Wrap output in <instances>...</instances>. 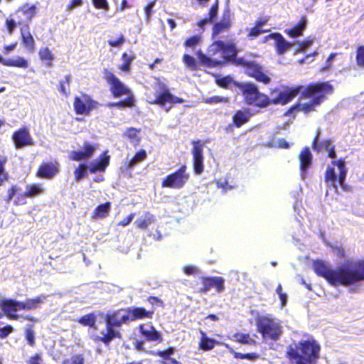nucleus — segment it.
<instances>
[{
  "label": "nucleus",
  "instance_id": "obj_7",
  "mask_svg": "<svg viewBox=\"0 0 364 364\" xmlns=\"http://www.w3.org/2000/svg\"><path fill=\"white\" fill-rule=\"evenodd\" d=\"M236 66L242 68L248 77L254 78L257 82L264 85H267L272 82L271 77L267 75L263 66L255 60H248L241 57L237 60Z\"/></svg>",
  "mask_w": 364,
  "mask_h": 364
},
{
  "label": "nucleus",
  "instance_id": "obj_35",
  "mask_svg": "<svg viewBox=\"0 0 364 364\" xmlns=\"http://www.w3.org/2000/svg\"><path fill=\"white\" fill-rule=\"evenodd\" d=\"M43 193L41 185L39 183H33L26 187V191L23 194L18 197V200L24 199V198H33Z\"/></svg>",
  "mask_w": 364,
  "mask_h": 364
},
{
  "label": "nucleus",
  "instance_id": "obj_21",
  "mask_svg": "<svg viewBox=\"0 0 364 364\" xmlns=\"http://www.w3.org/2000/svg\"><path fill=\"white\" fill-rule=\"evenodd\" d=\"M21 301L14 299H4L1 301V308L8 318L11 320H17L18 315L16 312L21 309Z\"/></svg>",
  "mask_w": 364,
  "mask_h": 364
},
{
  "label": "nucleus",
  "instance_id": "obj_30",
  "mask_svg": "<svg viewBox=\"0 0 364 364\" xmlns=\"http://www.w3.org/2000/svg\"><path fill=\"white\" fill-rule=\"evenodd\" d=\"M0 63L6 67H15L26 69L28 67V61L23 57L17 56L15 59H4L0 55Z\"/></svg>",
  "mask_w": 364,
  "mask_h": 364
},
{
  "label": "nucleus",
  "instance_id": "obj_39",
  "mask_svg": "<svg viewBox=\"0 0 364 364\" xmlns=\"http://www.w3.org/2000/svg\"><path fill=\"white\" fill-rule=\"evenodd\" d=\"M39 58L42 61L46 62L48 67H52L53 65V60L54 59V55L48 47L41 48L38 52Z\"/></svg>",
  "mask_w": 364,
  "mask_h": 364
},
{
  "label": "nucleus",
  "instance_id": "obj_36",
  "mask_svg": "<svg viewBox=\"0 0 364 364\" xmlns=\"http://www.w3.org/2000/svg\"><path fill=\"white\" fill-rule=\"evenodd\" d=\"M219 342L213 338H210L206 336L203 331H201V337L198 344V347L200 350L204 351H208L214 348L216 344Z\"/></svg>",
  "mask_w": 364,
  "mask_h": 364
},
{
  "label": "nucleus",
  "instance_id": "obj_47",
  "mask_svg": "<svg viewBox=\"0 0 364 364\" xmlns=\"http://www.w3.org/2000/svg\"><path fill=\"white\" fill-rule=\"evenodd\" d=\"M202 41L201 34H196L186 38L183 43V46L186 48H194Z\"/></svg>",
  "mask_w": 364,
  "mask_h": 364
},
{
  "label": "nucleus",
  "instance_id": "obj_51",
  "mask_svg": "<svg viewBox=\"0 0 364 364\" xmlns=\"http://www.w3.org/2000/svg\"><path fill=\"white\" fill-rule=\"evenodd\" d=\"M233 356L236 359H247L252 361H254L259 358V355L256 353H242L239 352H234Z\"/></svg>",
  "mask_w": 364,
  "mask_h": 364
},
{
  "label": "nucleus",
  "instance_id": "obj_12",
  "mask_svg": "<svg viewBox=\"0 0 364 364\" xmlns=\"http://www.w3.org/2000/svg\"><path fill=\"white\" fill-rule=\"evenodd\" d=\"M303 88L304 86L302 85H296L292 87H284V90L280 91L276 97L273 99L269 97L268 106L271 105H287L301 93Z\"/></svg>",
  "mask_w": 364,
  "mask_h": 364
},
{
  "label": "nucleus",
  "instance_id": "obj_1",
  "mask_svg": "<svg viewBox=\"0 0 364 364\" xmlns=\"http://www.w3.org/2000/svg\"><path fill=\"white\" fill-rule=\"evenodd\" d=\"M314 272L333 287H348L364 281V259L348 261L333 269L321 259L313 261Z\"/></svg>",
  "mask_w": 364,
  "mask_h": 364
},
{
  "label": "nucleus",
  "instance_id": "obj_37",
  "mask_svg": "<svg viewBox=\"0 0 364 364\" xmlns=\"http://www.w3.org/2000/svg\"><path fill=\"white\" fill-rule=\"evenodd\" d=\"M36 10L37 7L36 5H30L28 3H25L16 11V14L21 12L23 14L26 16L28 21H31L36 15Z\"/></svg>",
  "mask_w": 364,
  "mask_h": 364
},
{
  "label": "nucleus",
  "instance_id": "obj_46",
  "mask_svg": "<svg viewBox=\"0 0 364 364\" xmlns=\"http://www.w3.org/2000/svg\"><path fill=\"white\" fill-rule=\"evenodd\" d=\"M87 166L85 164H80L74 171L75 181L79 182L87 175Z\"/></svg>",
  "mask_w": 364,
  "mask_h": 364
},
{
  "label": "nucleus",
  "instance_id": "obj_32",
  "mask_svg": "<svg viewBox=\"0 0 364 364\" xmlns=\"http://www.w3.org/2000/svg\"><path fill=\"white\" fill-rule=\"evenodd\" d=\"M109 163V156H100L98 161L92 163L89 167V171L95 173L97 171H104Z\"/></svg>",
  "mask_w": 364,
  "mask_h": 364
},
{
  "label": "nucleus",
  "instance_id": "obj_24",
  "mask_svg": "<svg viewBox=\"0 0 364 364\" xmlns=\"http://www.w3.org/2000/svg\"><path fill=\"white\" fill-rule=\"evenodd\" d=\"M300 174L302 178L307 175V170L311 166L313 156L308 146H305L299 154Z\"/></svg>",
  "mask_w": 364,
  "mask_h": 364
},
{
  "label": "nucleus",
  "instance_id": "obj_41",
  "mask_svg": "<svg viewBox=\"0 0 364 364\" xmlns=\"http://www.w3.org/2000/svg\"><path fill=\"white\" fill-rule=\"evenodd\" d=\"M96 320V315L92 312L81 316L77 321L83 326L95 328Z\"/></svg>",
  "mask_w": 364,
  "mask_h": 364
},
{
  "label": "nucleus",
  "instance_id": "obj_9",
  "mask_svg": "<svg viewBox=\"0 0 364 364\" xmlns=\"http://www.w3.org/2000/svg\"><path fill=\"white\" fill-rule=\"evenodd\" d=\"M222 46H223V41L218 40L209 46L207 50V55L198 52V55L200 63L208 68H215L222 65Z\"/></svg>",
  "mask_w": 364,
  "mask_h": 364
},
{
  "label": "nucleus",
  "instance_id": "obj_57",
  "mask_svg": "<svg viewBox=\"0 0 364 364\" xmlns=\"http://www.w3.org/2000/svg\"><path fill=\"white\" fill-rule=\"evenodd\" d=\"M235 81L232 80V79L230 76H225L221 78H219L216 80V82L218 86L223 88H228V86Z\"/></svg>",
  "mask_w": 364,
  "mask_h": 364
},
{
  "label": "nucleus",
  "instance_id": "obj_16",
  "mask_svg": "<svg viewBox=\"0 0 364 364\" xmlns=\"http://www.w3.org/2000/svg\"><path fill=\"white\" fill-rule=\"evenodd\" d=\"M231 26V13L230 9L228 8L223 11L220 20L213 24L211 33L212 38H218L221 33L228 31Z\"/></svg>",
  "mask_w": 364,
  "mask_h": 364
},
{
  "label": "nucleus",
  "instance_id": "obj_62",
  "mask_svg": "<svg viewBox=\"0 0 364 364\" xmlns=\"http://www.w3.org/2000/svg\"><path fill=\"white\" fill-rule=\"evenodd\" d=\"M125 41V38L123 34H120L119 38L116 40H109L108 44L111 47H120Z\"/></svg>",
  "mask_w": 364,
  "mask_h": 364
},
{
  "label": "nucleus",
  "instance_id": "obj_10",
  "mask_svg": "<svg viewBox=\"0 0 364 364\" xmlns=\"http://www.w3.org/2000/svg\"><path fill=\"white\" fill-rule=\"evenodd\" d=\"M186 164H182L173 173L167 175L161 181L162 188L181 189L183 188L190 179V173Z\"/></svg>",
  "mask_w": 364,
  "mask_h": 364
},
{
  "label": "nucleus",
  "instance_id": "obj_34",
  "mask_svg": "<svg viewBox=\"0 0 364 364\" xmlns=\"http://www.w3.org/2000/svg\"><path fill=\"white\" fill-rule=\"evenodd\" d=\"M319 135L320 132L318 131L312 141V149L317 152L328 151L333 146V141L331 139H326L318 144Z\"/></svg>",
  "mask_w": 364,
  "mask_h": 364
},
{
  "label": "nucleus",
  "instance_id": "obj_63",
  "mask_svg": "<svg viewBox=\"0 0 364 364\" xmlns=\"http://www.w3.org/2000/svg\"><path fill=\"white\" fill-rule=\"evenodd\" d=\"M155 3L156 0L151 1L144 7L145 17L147 21L151 18L152 9L155 5Z\"/></svg>",
  "mask_w": 364,
  "mask_h": 364
},
{
  "label": "nucleus",
  "instance_id": "obj_15",
  "mask_svg": "<svg viewBox=\"0 0 364 364\" xmlns=\"http://www.w3.org/2000/svg\"><path fill=\"white\" fill-rule=\"evenodd\" d=\"M192 149L193 171L196 175L203 172V144L200 140L193 141Z\"/></svg>",
  "mask_w": 364,
  "mask_h": 364
},
{
  "label": "nucleus",
  "instance_id": "obj_59",
  "mask_svg": "<svg viewBox=\"0 0 364 364\" xmlns=\"http://www.w3.org/2000/svg\"><path fill=\"white\" fill-rule=\"evenodd\" d=\"M276 292L278 294L281 299L282 307L284 306L287 302V295L282 291V287L280 284H279L277 287Z\"/></svg>",
  "mask_w": 364,
  "mask_h": 364
},
{
  "label": "nucleus",
  "instance_id": "obj_29",
  "mask_svg": "<svg viewBox=\"0 0 364 364\" xmlns=\"http://www.w3.org/2000/svg\"><path fill=\"white\" fill-rule=\"evenodd\" d=\"M112 203L109 201L98 205L92 213L94 220L102 219L107 217L111 211Z\"/></svg>",
  "mask_w": 364,
  "mask_h": 364
},
{
  "label": "nucleus",
  "instance_id": "obj_5",
  "mask_svg": "<svg viewBox=\"0 0 364 364\" xmlns=\"http://www.w3.org/2000/svg\"><path fill=\"white\" fill-rule=\"evenodd\" d=\"M124 312V309H118L111 314H107L105 317L106 333H102V336H97L95 338V342H102L105 345H109L114 338H120L119 331L114 330V327H120L124 323H128L127 317Z\"/></svg>",
  "mask_w": 364,
  "mask_h": 364
},
{
  "label": "nucleus",
  "instance_id": "obj_6",
  "mask_svg": "<svg viewBox=\"0 0 364 364\" xmlns=\"http://www.w3.org/2000/svg\"><path fill=\"white\" fill-rule=\"evenodd\" d=\"M234 85L240 91L246 105L260 109L268 107L269 96L261 92L254 82H234Z\"/></svg>",
  "mask_w": 364,
  "mask_h": 364
},
{
  "label": "nucleus",
  "instance_id": "obj_58",
  "mask_svg": "<svg viewBox=\"0 0 364 364\" xmlns=\"http://www.w3.org/2000/svg\"><path fill=\"white\" fill-rule=\"evenodd\" d=\"M346 175H347V170H343V171H339L338 176H337V180L339 182L340 186L345 191L348 190V188H347V186L345 184V180L346 178Z\"/></svg>",
  "mask_w": 364,
  "mask_h": 364
},
{
  "label": "nucleus",
  "instance_id": "obj_22",
  "mask_svg": "<svg viewBox=\"0 0 364 364\" xmlns=\"http://www.w3.org/2000/svg\"><path fill=\"white\" fill-rule=\"evenodd\" d=\"M222 47L221 60H223V65L227 62H231L236 66V61L239 58H237L238 50L236 44L233 42H228V43L223 42V46Z\"/></svg>",
  "mask_w": 364,
  "mask_h": 364
},
{
  "label": "nucleus",
  "instance_id": "obj_38",
  "mask_svg": "<svg viewBox=\"0 0 364 364\" xmlns=\"http://www.w3.org/2000/svg\"><path fill=\"white\" fill-rule=\"evenodd\" d=\"M147 154L144 149H140L134 156L126 163V166L128 168H132L137 164L142 162L146 159Z\"/></svg>",
  "mask_w": 364,
  "mask_h": 364
},
{
  "label": "nucleus",
  "instance_id": "obj_64",
  "mask_svg": "<svg viewBox=\"0 0 364 364\" xmlns=\"http://www.w3.org/2000/svg\"><path fill=\"white\" fill-rule=\"evenodd\" d=\"M85 358L82 354L73 355L70 361V364H84Z\"/></svg>",
  "mask_w": 364,
  "mask_h": 364
},
{
  "label": "nucleus",
  "instance_id": "obj_50",
  "mask_svg": "<svg viewBox=\"0 0 364 364\" xmlns=\"http://www.w3.org/2000/svg\"><path fill=\"white\" fill-rule=\"evenodd\" d=\"M230 101L228 97H223L219 95H214L208 97L205 100L206 104H218V103H228Z\"/></svg>",
  "mask_w": 364,
  "mask_h": 364
},
{
  "label": "nucleus",
  "instance_id": "obj_28",
  "mask_svg": "<svg viewBox=\"0 0 364 364\" xmlns=\"http://www.w3.org/2000/svg\"><path fill=\"white\" fill-rule=\"evenodd\" d=\"M307 19L306 16H301L299 22L290 28L284 31L285 33L291 38H296L303 35L304 31L306 28Z\"/></svg>",
  "mask_w": 364,
  "mask_h": 364
},
{
  "label": "nucleus",
  "instance_id": "obj_17",
  "mask_svg": "<svg viewBox=\"0 0 364 364\" xmlns=\"http://www.w3.org/2000/svg\"><path fill=\"white\" fill-rule=\"evenodd\" d=\"M60 171V164L57 160L49 162H43L40 164L36 176L43 179H52Z\"/></svg>",
  "mask_w": 364,
  "mask_h": 364
},
{
  "label": "nucleus",
  "instance_id": "obj_19",
  "mask_svg": "<svg viewBox=\"0 0 364 364\" xmlns=\"http://www.w3.org/2000/svg\"><path fill=\"white\" fill-rule=\"evenodd\" d=\"M12 140L16 149H21L33 144L32 138L26 127H22L15 131L12 134Z\"/></svg>",
  "mask_w": 364,
  "mask_h": 364
},
{
  "label": "nucleus",
  "instance_id": "obj_27",
  "mask_svg": "<svg viewBox=\"0 0 364 364\" xmlns=\"http://www.w3.org/2000/svg\"><path fill=\"white\" fill-rule=\"evenodd\" d=\"M251 116L252 113L250 109H238L232 115V124L235 127L240 128L250 121Z\"/></svg>",
  "mask_w": 364,
  "mask_h": 364
},
{
  "label": "nucleus",
  "instance_id": "obj_2",
  "mask_svg": "<svg viewBox=\"0 0 364 364\" xmlns=\"http://www.w3.org/2000/svg\"><path fill=\"white\" fill-rule=\"evenodd\" d=\"M333 92V87L328 82H317L308 84L301 92V97L311 100L304 104L299 103V111L307 115L315 111V108L323 103L327 96Z\"/></svg>",
  "mask_w": 364,
  "mask_h": 364
},
{
  "label": "nucleus",
  "instance_id": "obj_60",
  "mask_svg": "<svg viewBox=\"0 0 364 364\" xmlns=\"http://www.w3.org/2000/svg\"><path fill=\"white\" fill-rule=\"evenodd\" d=\"M174 351H175L174 348L169 347L167 349H166L165 350L158 351L156 353V355L160 356L161 358H162L164 359H169L170 356L172 354H173Z\"/></svg>",
  "mask_w": 364,
  "mask_h": 364
},
{
  "label": "nucleus",
  "instance_id": "obj_13",
  "mask_svg": "<svg viewBox=\"0 0 364 364\" xmlns=\"http://www.w3.org/2000/svg\"><path fill=\"white\" fill-rule=\"evenodd\" d=\"M159 87L161 92L156 95L155 100L151 102V104L158 105L162 107L167 102L171 104H180L184 102L183 99L173 95L165 84L160 82L159 84Z\"/></svg>",
  "mask_w": 364,
  "mask_h": 364
},
{
  "label": "nucleus",
  "instance_id": "obj_23",
  "mask_svg": "<svg viewBox=\"0 0 364 364\" xmlns=\"http://www.w3.org/2000/svg\"><path fill=\"white\" fill-rule=\"evenodd\" d=\"M96 148L90 142H85L83 145V150L71 151L69 154V159L73 161H79L90 159L95 151Z\"/></svg>",
  "mask_w": 364,
  "mask_h": 364
},
{
  "label": "nucleus",
  "instance_id": "obj_3",
  "mask_svg": "<svg viewBox=\"0 0 364 364\" xmlns=\"http://www.w3.org/2000/svg\"><path fill=\"white\" fill-rule=\"evenodd\" d=\"M103 79L109 85V91L114 98L125 95L126 98L118 102H110L109 107L132 108L135 106V97L132 90L124 84L113 73L105 68L103 70Z\"/></svg>",
  "mask_w": 364,
  "mask_h": 364
},
{
  "label": "nucleus",
  "instance_id": "obj_4",
  "mask_svg": "<svg viewBox=\"0 0 364 364\" xmlns=\"http://www.w3.org/2000/svg\"><path fill=\"white\" fill-rule=\"evenodd\" d=\"M321 346L314 339L301 341L287 348L286 357L290 360H302L316 363L320 357Z\"/></svg>",
  "mask_w": 364,
  "mask_h": 364
},
{
  "label": "nucleus",
  "instance_id": "obj_40",
  "mask_svg": "<svg viewBox=\"0 0 364 364\" xmlns=\"http://www.w3.org/2000/svg\"><path fill=\"white\" fill-rule=\"evenodd\" d=\"M135 55H129L127 53H123L122 55V60H123L122 64L119 66V70L122 72L129 73L131 70V65L132 61L135 59Z\"/></svg>",
  "mask_w": 364,
  "mask_h": 364
},
{
  "label": "nucleus",
  "instance_id": "obj_25",
  "mask_svg": "<svg viewBox=\"0 0 364 364\" xmlns=\"http://www.w3.org/2000/svg\"><path fill=\"white\" fill-rule=\"evenodd\" d=\"M139 333L149 342H161L163 340L162 336L156 328L151 325L141 324L139 326Z\"/></svg>",
  "mask_w": 364,
  "mask_h": 364
},
{
  "label": "nucleus",
  "instance_id": "obj_53",
  "mask_svg": "<svg viewBox=\"0 0 364 364\" xmlns=\"http://www.w3.org/2000/svg\"><path fill=\"white\" fill-rule=\"evenodd\" d=\"M355 59L357 65L364 68V45L358 47Z\"/></svg>",
  "mask_w": 364,
  "mask_h": 364
},
{
  "label": "nucleus",
  "instance_id": "obj_45",
  "mask_svg": "<svg viewBox=\"0 0 364 364\" xmlns=\"http://www.w3.org/2000/svg\"><path fill=\"white\" fill-rule=\"evenodd\" d=\"M233 337L236 342L241 344L255 345L256 343V341L250 337L249 333H235Z\"/></svg>",
  "mask_w": 364,
  "mask_h": 364
},
{
  "label": "nucleus",
  "instance_id": "obj_55",
  "mask_svg": "<svg viewBox=\"0 0 364 364\" xmlns=\"http://www.w3.org/2000/svg\"><path fill=\"white\" fill-rule=\"evenodd\" d=\"M25 336L28 344L31 346H33L35 345V334L33 330V326H30L26 328Z\"/></svg>",
  "mask_w": 364,
  "mask_h": 364
},
{
  "label": "nucleus",
  "instance_id": "obj_56",
  "mask_svg": "<svg viewBox=\"0 0 364 364\" xmlns=\"http://www.w3.org/2000/svg\"><path fill=\"white\" fill-rule=\"evenodd\" d=\"M183 61L188 67L191 68L193 70L197 68L196 60L193 56L188 54H185L183 56Z\"/></svg>",
  "mask_w": 364,
  "mask_h": 364
},
{
  "label": "nucleus",
  "instance_id": "obj_26",
  "mask_svg": "<svg viewBox=\"0 0 364 364\" xmlns=\"http://www.w3.org/2000/svg\"><path fill=\"white\" fill-rule=\"evenodd\" d=\"M20 33L22 44L28 52L33 53L36 50V43L35 40L31 33L28 23L22 25L20 28Z\"/></svg>",
  "mask_w": 364,
  "mask_h": 364
},
{
  "label": "nucleus",
  "instance_id": "obj_33",
  "mask_svg": "<svg viewBox=\"0 0 364 364\" xmlns=\"http://www.w3.org/2000/svg\"><path fill=\"white\" fill-rule=\"evenodd\" d=\"M154 221V215L149 212H146L143 217L139 218L134 221V225L139 229L146 230Z\"/></svg>",
  "mask_w": 364,
  "mask_h": 364
},
{
  "label": "nucleus",
  "instance_id": "obj_18",
  "mask_svg": "<svg viewBox=\"0 0 364 364\" xmlns=\"http://www.w3.org/2000/svg\"><path fill=\"white\" fill-rule=\"evenodd\" d=\"M128 323L144 318H152L154 310H146L144 307L132 306L124 309Z\"/></svg>",
  "mask_w": 364,
  "mask_h": 364
},
{
  "label": "nucleus",
  "instance_id": "obj_14",
  "mask_svg": "<svg viewBox=\"0 0 364 364\" xmlns=\"http://www.w3.org/2000/svg\"><path fill=\"white\" fill-rule=\"evenodd\" d=\"M200 281L202 287L198 292L205 294L214 288L218 293H221L225 290V279L222 277H200Z\"/></svg>",
  "mask_w": 364,
  "mask_h": 364
},
{
  "label": "nucleus",
  "instance_id": "obj_20",
  "mask_svg": "<svg viewBox=\"0 0 364 364\" xmlns=\"http://www.w3.org/2000/svg\"><path fill=\"white\" fill-rule=\"evenodd\" d=\"M268 39L275 40L274 46L278 55L284 54L294 46L293 43L288 42L279 33H273L266 36L264 41L265 42Z\"/></svg>",
  "mask_w": 364,
  "mask_h": 364
},
{
  "label": "nucleus",
  "instance_id": "obj_42",
  "mask_svg": "<svg viewBox=\"0 0 364 364\" xmlns=\"http://www.w3.org/2000/svg\"><path fill=\"white\" fill-rule=\"evenodd\" d=\"M71 75L70 74L65 76L64 80H60L58 84V91L63 96H68L70 92Z\"/></svg>",
  "mask_w": 364,
  "mask_h": 364
},
{
  "label": "nucleus",
  "instance_id": "obj_11",
  "mask_svg": "<svg viewBox=\"0 0 364 364\" xmlns=\"http://www.w3.org/2000/svg\"><path fill=\"white\" fill-rule=\"evenodd\" d=\"M99 106L100 103L86 93H82L80 96H76L73 100V109L77 115L89 116Z\"/></svg>",
  "mask_w": 364,
  "mask_h": 364
},
{
  "label": "nucleus",
  "instance_id": "obj_49",
  "mask_svg": "<svg viewBox=\"0 0 364 364\" xmlns=\"http://www.w3.org/2000/svg\"><path fill=\"white\" fill-rule=\"evenodd\" d=\"M219 0H215L214 3L212 4L209 10L208 16L207 18L212 23L214 22L217 18L219 10Z\"/></svg>",
  "mask_w": 364,
  "mask_h": 364
},
{
  "label": "nucleus",
  "instance_id": "obj_43",
  "mask_svg": "<svg viewBox=\"0 0 364 364\" xmlns=\"http://www.w3.org/2000/svg\"><path fill=\"white\" fill-rule=\"evenodd\" d=\"M7 161V156L0 154V186H3L9 178V173L5 171V165Z\"/></svg>",
  "mask_w": 364,
  "mask_h": 364
},
{
  "label": "nucleus",
  "instance_id": "obj_54",
  "mask_svg": "<svg viewBox=\"0 0 364 364\" xmlns=\"http://www.w3.org/2000/svg\"><path fill=\"white\" fill-rule=\"evenodd\" d=\"M21 26L22 22L21 21H18L16 23V21L13 18H6L5 21V26L6 28V31L9 34H12L16 29V25Z\"/></svg>",
  "mask_w": 364,
  "mask_h": 364
},
{
  "label": "nucleus",
  "instance_id": "obj_8",
  "mask_svg": "<svg viewBox=\"0 0 364 364\" xmlns=\"http://www.w3.org/2000/svg\"><path fill=\"white\" fill-rule=\"evenodd\" d=\"M257 331L264 338L277 341L282 334V327L272 318L264 316L257 318L256 321Z\"/></svg>",
  "mask_w": 364,
  "mask_h": 364
},
{
  "label": "nucleus",
  "instance_id": "obj_31",
  "mask_svg": "<svg viewBox=\"0 0 364 364\" xmlns=\"http://www.w3.org/2000/svg\"><path fill=\"white\" fill-rule=\"evenodd\" d=\"M46 299V295H40L35 298L27 299L25 301H21V309L32 310L38 309L40 307V305L45 301Z\"/></svg>",
  "mask_w": 364,
  "mask_h": 364
},
{
  "label": "nucleus",
  "instance_id": "obj_48",
  "mask_svg": "<svg viewBox=\"0 0 364 364\" xmlns=\"http://www.w3.org/2000/svg\"><path fill=\"white\" fill-rule=\"evenodd\" d=\"M139 132V129H137L134 127H129L127 129L125 133L124 134V136L125 138L130 139L132 141H136L138 143L139 141V138H138L137 136Z\"/></svg>",
  "mask_w": 364,
  "mask_h": 364
},
{
  "label": "nucleus",
  "instance_id": "obj_44",
  "mask_svg": "<svg viewBox=\"0 0 364 364\" xmlns=\"http://www.w3.org/2000/svg\"><path fill=\"white\" fill-rule=\"evenodd\" d=\"M337 181V176L335 172V169L332 166H327L325 174H324V181L326 183H331L332 186L337 188V186L336 182Z\"/></svg>",
  "mask_w": 364,
  "mask_h": 364
},
{
  "label": "nucleus",
  "instance_id": "obj_52",
  "mask_svg": "<svg viewBox=\"0 0 364 364\" xmlns=\"http://www.w3.org/2000/svg\"><path fill=\"white\" fill-rule=\"evenodd\" d=\"M269 31V29H262L259 27H257V26H255L254 24V26L249 30L247 36L249 38L252 39V38L259 36V35H261L264 33H267Z\"/></svg>",
  "mask_w": 364,
  "mask_h": 364
},
{
  "label": "nucleus",
  "instance_id": "obj_61",
  "mask_svg": "<svg viewBox=\"0 0 364 364\" xmlns=\"http://www.w3.org/2000/svg\"><path fill=\"white\" fill-rule=\"evenodd\" d=\"M14 331V328L11 325H6L0 328V338H5Z\"/></svg>",
  "mask_w": 364,
  "mask_h": 364
}]
</instances>
